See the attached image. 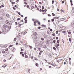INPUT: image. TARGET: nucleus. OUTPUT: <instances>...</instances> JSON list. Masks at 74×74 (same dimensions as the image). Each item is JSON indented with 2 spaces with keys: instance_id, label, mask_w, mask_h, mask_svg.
Masks as SVG:
<instances>
[{
  "instance_id": "obj_1",
  "label": "nucleus",
  "mask_w": 74,
  "mask_h": 74,
  "mask_svg": "<svg viewBox=\"0 0 74 74\" xmlns=\"http://www.w3.org/2000/svg\"><path fill=\"white\" fill-rule=\"evenodd\" d=\"M3 27L4 29H7L8 27V25L4 24L3 25Z\"/></svg>"
},
{
  "instance_id": "obj_2",
  "label": "nucleus",
  "mask_w": 74,
  "mask_h": 74,
  "mask_svg": "<svg viewBox=\"0 0 74 74\" xmlns=\"http://www.w3.org/2000/svg\"><path fill=\"white\" fill-rule=\"evenodd\" d=\"M60 45L59 44H57L56 43V47L57 49H59V46Z\"/></svg>"
},
{
  "instance_id": "obj_3",
  "label": "nucleus",
  "mask_w": 74,
  "mask_h": 74,
  "mask_svg": "<svg viewBox=\"0 0 74 74\" xmlns=\"http://www.w3.org/2000/svg\"><path fill=\"white\" fill-rule=\"evenodd\" d=\"M4 19V18L3 16H1L0 17V21H3Z\"/></svg>"
},
{
  "instance_id": "obj_4",
  "label": "nucleus",
  "mask_w": 74,
  "mask_h": 74,
  "mask_svg": "<svg viewBox=\"0 0 74 74\" xmlns=\"http://www.w3.org/2000/svg\"><path fill=\"white\" fill-rule=\"evenodd\" d=\"M74 21H72L71 23V26H74Z\"/></svg>"
},
{
  "instance_id": "obj_5",
  "label": "nucleus",
  "mask_w": 74,
  "mask_h": 74,
  "mask_svg": "<svg viewBox=\"0 0 74 74\" xmlns=\"http://www.w3.org/2000/svg\"><path fill=\"white\" fill-rule=\"evenodd\" d=\"M66 19H65V18H63L60 19V20L61 21H64Z\"/></svg>"
},
{
  "instance_id": "obj_6",
  "label": "nucleus",
  "mask_w": 74,
  "mask_h": 74,
  "mask_svg": "<svg viewBox=\"0 0 74 74\" xmlns=\"http://www.w3.org/2000/svg\"><path fill=\"white\" fill-rule=\"evenodd\" d=\"M49 42V40H47L46 42V44H48Z\"/></svg>"
},
{
  "instance_id": "obj_7",
  "label": "nucleus",
  "mask_w": 74,
  "mask_h": 74,
  "mask_svg": "<svg viewBox=\"0 0 74 74\" xmlns=\"http://www.w3.org/2000/svg\"><path fill=\"white\" fill-rule=\"evenodd\" d=\"M9 25H12V22H11V21H10L9 22Z\"/></svg>"
},
{
  "instance_id": "obj_8",
  "label": "nucleus",
  "mask_w": 74,
  "mask_h": 74,
  "mask_svg": "<svg viewBox=\"0 0 74 74\" xmlns=\"http://www.w3.org/2000/svg\"><path fill=\"white\" fill-rule=\"evenodd\" d=\"M2 32H6V30L5 29H2Z\"/></svg>"
},
{
  "instance_id": "obj_9",
  "label": "nucleus",
  "mask_w": 74,
  "mask_h": 74,
  "mask_svg": "<svg viewBox=\"0 0 74 74\" xmlns=\"http://www.w3.org/2000/svg\"><path fill=\"white\" fill-rule=\"evenodd\" d=\"M5 23L7 24H8V23H9V21L8 20H6L5 21Z\"/></svg>"
},
{
  "instance_id": "obj_10",
  "label": "nucleus",
  "mask_w": 74,
  "mask_h": 74,
  "mask_svg": "<svg viewBox=\"0 0 74 74\" xmlns=\"http://www.w3.org/2000/svg\"><path fill=\"white\" fill-rule=\"evenodd\" d=\"M11 26L10 25L8 27V29L9 30H10L11 29Z\"/></svg>"
},
{
  "instance_id": "obj_11",
  "label": "nucleus",
  "mask_w": 74,
  "mask_h": 74,
  "mask_svg": "<svg viewBox=\"0 0 74 74\" xmlns=\"http://www.w3.org/2000/svg\"><path fill=\"white\" fill-rule=\"evenodd\" d=\"M11 51H12V52H14V51H15V50H14V49H11Z\"/></svg>"
},
{
  "instance_id": "obj_12",
  "label": "nucleus",
  "mask_w": 74,
  "mask_h": 74,
  "mask_svg": "<svg viewBox=\"0 0 74 74\" xmlns=\"http://www.w3.org/2000/svg\"><path fill=\"white\" fill-rule=\"evenodd\" d=\"M43 48H47V45H44L43 46Z\"/></svg>"
},
{
  "instance_id": "obj_13",
  "label": "nucleus",
  "mask_w": 74,
  "mask_h": 74,
  "mask_svg": "<svg viewBox=\"0 0 74 74\" xmlns=\"http://www.w3.org/2000/svg\"><path fill=\"white\" fill-rule=\"evenodd\" d=\"M41 26H42V27H46V25H45L44 24H42L41 25Z\"/></svg>"
},
{
  "instance_id": "obj_14",
  "label": "nucleus",
  "mask_w": 74,
  "mask_h": 74,
  "mask_svg": "<svg viewBox=\"0 0 74 74\" xmlns=\"http://www.w3.org/2000/svg\"><path fill=\"white\" fill-rule=\"evenodd\" d=\"M37 36H34V38H35V39H37Z\"/></svg>"
},
{
  "instance_id": "obj_15",
  "label": "nucleus",
  "mask_w": 74,
  "mask_h": 74,
  "mask_svg": "<svg viewBox=\"0 0 74 74\" xmlns=\"http://www.w3.org/2000/svg\"><path fill=\"white\" fill-rule=\"evenodd\" d=\"M28 73H30V69H28Z\"/></svg>"
},
{
  "instance_id": "obj_16",
  "label": "nucleus",
  "mask_w": 74,
  "mask_h": 74,
  "mask_svg": "<svg viewBox=\"0 0 74 74\" xmlns=\"http://www.w3.org/2000/svg\"><path fill=\"white\" fill-rule=\"evenodd\" d=\"M6 16H7V17H8V18H9V17L10 16V15H9V14H6Z\"/></svg>"
},
{
  "instance_id": "obj_17",
  "label": "nucleus",
  "mask_w": 74,
  "mask_h": 74,
  "mask_svg": "<svg viewBox=\"0 0 74 74\" xmlns=\"http://www.w3.org/2000/svg\"><path fill=\"white\" fill-rule=\"evenodd\" d=\"M27 33V32H24V33L23 34V35H25V34Z\"/></svg>"
},
{
  "instance_id": "obj_18",
  "label": "nucleus",
  "mask_w": 74,
  "mask_h": 74,
  "mask_svg": "<svg viewBox=\"0 0 74 74\" xmlns=\"http://www.w3.org/2000/svg\"><path fill=\"white\" fill-rule=\"evenodd\" d=\"M69 42H71V38H69Z\"/></svg>"
},
{
  "instance_id": "obj_19",
  "label": "nucleus",
  "mask_w": 74,
  "mask_h": 74,
  "mask_svg": "<svg viewBox=\"0 0 74 74\" xmlns=\"http://www.w3.org/2000/svg\"><path fill=\"white\" fill-rule=\"evenodd\" d=\"M55 21V19H54V18H52L51 19V21L52 22H53V21Z\"/></svg>"
},
{
  "instance_id": "obj_20",
  "label": "nucleus",
  "mask_w": 74,
  "mask_h": 74,
  "mask_svg": "<svg viewBox=\"0 0 74 74\" xmlns=\"http://www.w3.org/2000/svg\"><path fill=\"white\" fill-rule=\"evenodd\" d=\"M27 20H25V23H27Z\"/></svg>"
},
{
  "instance_id": "obj_21",
  "label": "nucleus",
  "mask_w": 74,
  "mask_h": 74,
  "mask_svg": "<svg viewBox=\"0 0 74 74\" xmlns=\"http://www.w3.org/2000/svg\"><path fill=\"white\" fill-rule=\"evenodd\" d=\"M35 65L37 67H38V64L37 63H36Z\"/></svg>"
},
{
  "instance_id": "obj_22",
  "label": "nucleus",
  "mask_w": 74,
  "mask_h": 74,
  "mask_svg": "<svg viewBox=\"0 0 74 74\" xmlns=\"http://www.w3.org/2000/svg\"><path fill=\"white\" fill-rule=\"evenodd\" d=\"M25 58H27L28 56L27 55H25Z\"/></svg>"
},
{
  "instance_id": "obj_23",
  "label": "nucleus",
  "mask_w": 74,
  "mask_h": 74,
  "mask_svg": "<svg viewBox=\"0 0 74 74\" xmlns=\"http://www.w3.org/2000/svg\"><path fill=\"white\" fill-rule=\"evenodd\" d=\"M11 3L12 4H15V2H12Z\"/></svg>"
},
{
  "instance_id": "obj_24",
  "label": "nucleus",
  "mask_w": 74,
  "mask_h": 74,
  "mask_svg": "<svg viewBox=\"0 0 74 74\" xmlns=\"http://www.w3.org/2000/svg\"><path fill=\"white\" fill-rule=\"evenodd\" d=\"M8 50V48H6L5 49V51H7Z\"/></svg>"
},
{
  "instance_id": "obj_25",
  "label": "nucleus",
  "mask_w": 74,
  "mask_h": 74,
  "mask_svg": "<svg viewBox=\"0 0 74 74\" xmlns=\"http://www.w3.org/2000/svg\"><path fill=\"white\" fill-rule=\"evenodd\" d=\"M34 59L35 60H38V59L37 58H34Z\"/></svg>"
},
{
  "instance_id": "obj_26",
  "label": "nucleus",
  "mask_w": 74,
  "mask_h": 74,
  "mask_svg": "<svg viewBox=\"0 0 74 74\" xmlns=\"http://www.w3.org/2000/svg\"><path fill=\"white\" fill-rule=\"evenodd\" d=\"M2 67L3 68H5V67H6V66H5L4 65L2 66Z\"/></svg>"
},
{
  "instance_id": "obj_27",
  "label": "nucleus",
  "mask_w": 74,
  "mask_h": 74,
  "mask_svg": "<svg viewBox=\"0 0 74 74\" xmlns=\"http://www.w3.org/2000/svg\"><path fill=\"white\" fill-rule=\"evenodd\" d=\"M66 31H63L62 32V33H66Z\"/></svg>"
},
{
  "instance_id": "obj_28",
  "label": "nucleus",
  "mask_w": 74,
  "mask_h": 74,
  "mask_svg": "<svg viewBox=\"0 0 74 74\" xmlns=\"http://www.w3.org/2000/svg\"><path fill=\"white\" fill-rule=\"evenodd\" d=\"M53 49L54 50H55V51H56V48L55 47H53Z\"/></svg>"
},
{
  "instance_id": "obj_29",
  "label": "nucleus",
  "mask_w": 74,
  "mask_h": 74,
  "mask_svg": "<svg viewBox=\"0 0 74 74\" xmlns=\"http://www.w3.org/2000/svg\"><path fill=\"white\" fill-rule=\"evenodd\" d=\"M38 25H41V23H40V22H38Z\"/></svg>"
},
{
  "instance_id": "obj_30",
  "label": "nucleus",
  "mask_w": 74,
  "mask_h": 74,
  "mask_svg": "<svg viewBox=\"0 0 74 74\" xmlns=\"http://www.w3.org/2000/svg\"><path fill=\"white\" fill-rule=\"evenodd\" d=\"M41 40H42V41H44V38H41Z\"/></svg>"
},
{
  "instance_id": "obj_31",
  "label": "nucleus",
  "mask_w": 74,
  "mask_h": 74,
  "mask_svg": "<svg viewBox=\"0 0 74 74\" xmlns=\"http://www.w3.org/2000/svg\"><path fill=\"white\" fill-rule=\"evenodd\" d=\"M16 38H15L14 39V40H13V41H16Z\"/></svg>"
},
{
  "instance_id": "obj_32",
  "label": "nucleus",
  "mask_w": 74,
  "mask_h": 74,
  "mask_svg": "<svg viewBox=\"0 0 74 74\" xmlns=\"http://www.w3.org/2000/svg\"><path fill=\"white\" fill-rule=\"evenodd\" d=\"M18 26H18L19 27H21V26H22V24H20L19 25H18Z\"/></svg>"
},
{
  "instance_id": "obj_33",
  "label": "nucleus",
  "mask_w": 74,
  "mask_h": 74,
  "mask_svg": "<svg viewBox=\"0 0 74 74\" xmlns=\"http://www.w3.org/2000/svg\"><path fill=\"white\" fill-rule=\"evenodd\" d=\"M23 52H20V55H22V54H23Z\"/></svg>"
},
{
  "instance_id": "obj_34",
  "label": "nucleus",
  "mask_w": 74,
  "mask_h": 74,
  "mask_svg": "<svg viewBox=\"0 0 74 74\" xmlns=\"http://www.w3.org/2000/svg\"><path fill=\"white\" fill-rule=\"evenodd\" d=\"M57 44H59V40H57Z\"/></svg>"
},
{
  "instance_id": "obj_35",
  "label": "nucleus",
  "mask_w": 74,
  "mask_h": 74,
  "mask_svg": "<svg viewBox=\"0 0 74 74\" xmlns=\"http://www.w3.org/2000/svg\"><path fill=\"white\" fill-rule=\"evenodd\" d=\"M29 47L31 49H32L33 48V47H32L31 46H29Z\"/></svg>"
},
{
  "instance_id": "obj_36",
  "label": "nucleus",
  "mask_w": 74,
  "mask_h": 74,
  "mask_svg": "<svg viewBox=\"0 0 74 74\" xmlns=\"http://www.w3.org/2000/svg\"><path fill=\"white\" fill-rule=\"evenodd\" d=\"M68 33L69 34H71V32H68Z\"/></svg>"
},
{
  "instance_id": "obj_37",
  "label": "nucleus",
  "mask_w": 74,
  "mask_h": 74,
  "mask_svg": "<svg viewBox=\"0 0 74 74\" xmlns=\"http://www.w3.org/2000/svg\"><path fill=\"white\" fill-rule=\"evenodd\" d=\"M38 29H41V27H38Z\"/></svg>"
},
{
  "instance_id": "obj_38",
  "label": "nucleus",
  "mask_w": 74,
  "mask_h": 74,
  "mask_svg": "<svg viewBox=\"0 0 74 74\" xmlns=\"http://www.w3.org/2000/svg\"><path fill=\"white\" fill-rule=\"evenodd\" d=\"M58 31H56V34H58Z\"/></svg>"
},
{
  "instance_id": "obj_39",
  "label": "nucleus",
  "mask_w": 74,
  "mask_h": 74,
  "mask_svg": "<svg viewBox=\"0 0 74 74\" xmlns=\"http://www.w3.org/2000/svg\"><path fill=\"white\" fill-rule=\"evenodd\" d=\"M17 20V21H20V20H21V18H18Z\"/></svg>"
},
{
  "instance_id": "obj_40",
  "label": "nucleus",
  "mask_w": 74,
  "mask_h": 74,
  "mask_svg": "<svg viewBox=\"0 0 74 74\" xmlns=\"http://www.w3.org/2000/svg\"><path fill=\"white\" fill-rule=\"evenodd\" d=\"M52 15L53 16H55V14H54V13H52Z\"/></svg>"
},
{
  "instance_id": "obj_41",
  "label": "nucleus",
  "mask_w": 74,
  "mask_h": 74,
  "mask_svg": "<svg viewBox=\"0 0 74 74\" xmlns=\"http://www.w3.org/2000/svg\"><path fill=\"white\" fill-rule=\"evenodd\" d=\"M61 12H64V10L62 9H61Z\"/></svg>"
},
{
  "instance_id": "obj_42",
  "label": "nucleus",
  "mask_w": 74,
  "mask_h": 74,
  "mask_svg": "<svg viewBox=\"0 0 74 74\" xmlns=\"http://www.w3.org/2000/svg\"><path fill=\"white\" fill-rule=\"evenodd\" d=\"M69 64H70V65H71V61L70 60L69 61Z\"/></svg>"
},
{
  "instance_id": "obj_43",
  "label": "nucleus",
  "mask_w": 74,
  "mask_h": 74,
  "mask_svg": "<svg viewBox=\"0 0 74 74\" xmlns=\"http://www.w3.org/2000/svg\"><path fill=\"white\" fill-rule=\"evenodd\" d=\"M13 8L14 10H16V8H15V7H13Z\"/></svg>"
},
{
  "instance_id": "obj_44",
  "label": "nucleus",
  "mask_w": 74,
  "mask_h": 74,
  "mask_svg": "<svg viewBox=\"0 0 74 74\" xmlns=\"http://www.w3.org/2000/svg\"><path fill=\"white\" fill-rule=\"evenodd\" d=\"M54 3V1L53 0L52 1V4H53Z\"/></svg>"
},
{
  "instance_id": "obj_45",
  "label": "nucleus",
  "mask_w": 74,
  "mask_h": 74,
  "mask_svg": "<svg viewBox=\"0 0 74 74\" xmlns=\"http://www.w3.org/2000/svg\"><path fill=\"white\" fill-rule=\"evenodd\" d=\"M52 35L53 36H55V34H53Z\"/></svg>"
},
{
  "instance_id": "obj_46",
  "label": "nucleus",
  "mask_w": 74,
  "mask_h": 74,
  "mask_svg": "<svg viewBox=\"0 0 74 74\" xmlns=\"http://www.w3.org/2000/svg\"><path fill=\"white\" fill-rule=\"evenodd\" d=\"M27 17H26L24 19V20H26V19H27Z\"/></svg>"
},
{
  "instance_id": "obj_47",
  "label": "nucleus",
  "mask_w": 74,
  "mask_h": 74,
  "mask_svg": "<svg viewBox=\"0 0 74 74\" xmlns=\"http://www.w3.org/2000/svg\"><path fill=\"white\" fill-rule=\"evenodd\" d=\"M2 53H5V51H2Z\"/></svg>"
},
{
  "instance_id": "obj_48",
  "label": "nucleus",
  "mask_w": 74,
  "mask_h": 74,
  "mask_svg": "<svg viewBox=\"0 0 74 74\" xmlns=\"http://www.w3.org/2000/svg\"><path fill=\"white\" fill-rule=\"evenodd\" d=\"M21 51H23L24 50L22 48H21Z\"/></svg>"
},
{
  "instance_id": "obj_49",
  "label": "nucleus",
  "mask_w": 74,
  "mask_h": 74,
  "mask_svg": "<svg viewBox=\"0 0 74 74\" xmlns=\"http://www.w3.org/2000/svg\"><path fill=\"white\" fill-rule=\"evenodd\" d=\"M70 2L71 3H73V1L72 0H70Z\"/></svg>"
},
{
  "instance_id": "obj_50",
  "label": "nucleus",
  "mask_w": 74,
  "mask_h": 74,
  "mask_svg": "<svg viewBox=\"0 0 74 74\" xmlns=\"http://www.w3.org/2000/svg\"><path fill=\"white\" fill-rule=\"evenodd\" d=\"M56 40H58V39H59V38L58 37H56Z\"/></svg>"
},
{
  "instance_id": "obj_51",
  "label": "nucleus",
  "mask_w": 74,
  "mask_h": 74,
  "mask_svg": "<svg viewBox=\"0 0 74 74\" xmlns=\"http://www.w3.org/2000/svg\"><path fill=\"white\" fill-rule=\"evenodd\" d=\"M15 24H16V25H18V23L16 22Z\"/></svg>"
},
{
  "instance_id": "obj_52",
  "label": "nucleus",
  "mask_w": 74,
  "mask_h": 74,
  "mask_svg": "<svg viewBox=\"0 0 74 74\" xmlns=\"http://www.w3.org/2000/svg\"><path fill=\"white\" fill-rule=\"evenodd\" d=\"M56 62H58V63H59L60 62V61L59 60H56Z\"/></svg>"
},
{
  "instance_id": "obj_53",
  "label": "nucleus",
  "mask_w": 74,
  "mask_h": 74,
  "mask_svg": "<svg viewBox=\"0 0 74 74\" xmlns=\"http://www.w3.org/2000/svg\"><path fill=\"white\" fill-rule=\"evenodd\" d=\"M53 42L54 44H55V42H56L55 41V40H53Z\"/></svg>"
},
{
  "instance_id": "obj_54",
  "label": "nucleus",
  "mask_w": 74,
  "mask_h": 74,
  "mask_svg": "<svg viewBox=\"0 0 74 74\" xmlns=\"http://www.w3.org/2000/svg\"><path fill=\"white\" fill-rule=\"evenodd\" d=\"M24 53L25 55H26V52H24Z\"/></svg>"
},
{
  "instance_id": "obj_55",
  "label": "nucleus",
  "mask_w": 74,
  "mask_h": 74,
  "mask_svg": "<svg viewBox=\"0 0 74 74\" xmlns=\"http://www.w3.org/2000/svg\"><path fill=\"white\" fill-rule=\"evenodd\" d=\"M40 53H42L43 52V51H42L41 50V51H40Z\"/></svg>"
},
{
  "instance_id": "obj_56",
  "label": "nucleus",
  "mask_w": 74,
  "mask_h": 74,
  "mask_svg": "<svg viewBox=\"0 0 74 74\" xmlns=\"http://www.w3.org/2000/svg\"><path fill=\"white\" fill-rule=\"evenodd\" d=\"M50 32H52V29H50Z\"/></svg>"
},
{
  "instance_id": "obj_57",
  "label": "nucleus",
  "mask_w": 74,
  "mask_h": 74,
  "mask_svg": "<svg viewBox=\"0 0 74 74\" xmlns=\"http://www.w3.org/2000/svg\"><path fill=\"white\" fill-rule=\"evenodd\" d=\"M21 16L22 17V18H23V15H21Z\"/></svg>"
},
{
  "instance_id": "obj_58",
  "label": "nucleus",
  "mask_w": 74,
  "mask_h": 74,
  "mask_svg": "<svg viewBox=\"0 0 74 74\" xmlns=\"http://www.w3.org/2000/svg\"><path fill=\"white\" fill-rule=\"evenodd\" d=\"M22 56H23V57H24V54H22Z\"/></svg>"
},
{
  "instance_id": "obj_59",
  "label": "nucleus",
  "mask_w": 74,
  "mask_h": 74,
  "mask_svg": "<svg viewBox=\"0 0 74 74\" xmlns=\"http://www.w3.org/2000/svg\"><path fill=\"white\" fill-rule=\"evenodd\" d=\"M37 49H36V48H34V50H35V51H36Z\"/></svg>"
},
{
  "instance_id": "obj_60",
  "label": "nucleus",
  "mask_w": 74,
  "mask_h": 74,
  "mask_svg": "<svg viewBox=\"0 0 74 74\" xmlns=\"http://www.w3.org/2000/svg\"><path fill=\"white\" fill-rule=\"evenodd\" d=\"M27 8H29V6L28 5H27Z\"/></svg>"
},
{
  "instance_id": "obj_61",
  "label": "nucleus",
  "mask_w": 74,
  "mask_h": 74,
  "mask_svg": "<svg viewBox=\"0 0 74 74\" xmlns=\"http://www.w3.org/2000/svg\"><path fill=\"white\" fill-rule=\"evenodd\" d=\"M13 46V45H10V46L9 47H12Z\"/></svg>"
},
{
  "instance_id": "obj_62",
  "label": "nucleus",
  "mask_w": 74,
  "mask_h": 74,
  "mask_svg": "<svg viewBox=\"0 0 74 74\" xmlns=\"http://www.w3.org/2000/svg\"><path fill=\"white\" fill-rule=\"evenodd\" d=\"M44 11H45V12H46V11H47V9H45L44 10Z\"/></svg>"
},
{
  "instance_id": "obj_63",
  "label": "nucleus",
  "mask_w": 74,
  "mask_h": 74,
  "mask_svg": "<svg viewBox=\"0 0 74 74\" xmlns=\"http://www.w3.org/2000/svg\"><path fill=\"white\" fill-rule=\"evenodd\" d=\"M48 16H51V15L49 14H48Z\"/></svg>"
},
{
  "instance_id": "obj_64",
  "label": "nucleus",
  "mask_w": 74,
  "mask_h": 74,
  "mask_svg": "<svg viewBox=\"0 0 74 74\" xmlns=\"http://www.w3.org/2000/svg\"><path fill=\"white\" fill-rule=\"evenodd\" d=\"M1 7H4V5H2Z\"/></svg>"
}]
</instances>
